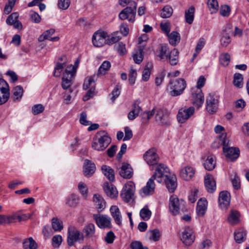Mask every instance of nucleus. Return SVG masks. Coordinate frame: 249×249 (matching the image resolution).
Here are the masks:
<instances>
[{
    "label": "nucleus",
    "instance_id": "obj_37",
    "mask_svg": "<svg viewBox=\"0 0 249 249\" xmlns=\"http://www.w3.org/2000/svg\"><path fill=\"white\" fill-rule=\"evenodd\" d=\"M23 247L24 249H37V244L32 237H29L23 242Z\"/></svg>",
    "mask_w": 249,
    "mask_h": 249
},
{
    "label": "nucleus",
    "instance_id": "obj_1",
    "mask_svg": "<svg viewBox=\"0 0 249 249\" xmlns=\"http://www.w3.org/2000/svg\"><path fill=\"white\" fill-rule=\"evenodd\" d=\"M168 168L164 164H160L157 167L153 176L149 179L146 185L140 191V195L142 197H145L153 195L155 192V184L154 180L156 179L159 182H162V178L164 177V172H168Z\"/></svg>",
    "mask_w": 249,
    "mask_h": 249
},
{
    "label": "nucleus",
    "instance_id": "obj_4",
    "mask_svg": "<svg viewBox=\"0 0 249 249\" xmlns=\"http://www.w3.org/2000/svg\"><path fill=\"white\" fill-rule=\"evenodd\" d=\"M227 134L223 133L219 136V140L223 145V150L226 157L229 160H236L239 155V150L235 147H228L229 141L226 138Z\"/></svg>",
    "mask_w": 249,
    "mask_h": 249
},
{
    "label": "nucleus",
    "instance_id": "obj_11",
    "mask_svg": "<svg viewBox=\"0 0 249 249\" xmlns=\"http://www.w3.org/2000/svg\"><path fill=\"white\" fill-rule=\"evenodd\" d=\"M206 109L210 113L215 112L218 108V97L215 94L210 93L206 99Z\"/></svg>",
    "mask_w": 249,
    "mask_h": 249
},
{
    "label": "nucleus",
    "instance_id": "obj_9",
    "mask_svg": "<svg viewBox=\"0 0 249 249\" xmlns=\"http://www.w3.org/2000/svg\"><path fill=\"white\" fill-rule=\"evenodd\" d=\"M84 240V236L74 226L68 228L67 243L69 246H72L74 243L80 240Z\"/></svg>",
    "mask_w": 249,
    "mask_h": 249
},
{
    "label": "nucleus",
    "instance_id": "obj_43",
    "mask_svg": "<svg viewBox=\"0 0 249 249\" xmlns=\"http://www.w3.org/2000/svg\"><path fill=\"white\" fill-rule=\"evenodd\" d=\"M195 8L193 6L190 7L185 11V17L186 21L189 24H192L194 18Z\"/></svg>",
    "mask_w": 249,
    "mask_h": 249
},
{
    "label": "nucleus",
    "instance_id": "obj_57",
    "mask_svg": "<svg viewBox=\"0 0 249 249\" xmlns=\"http://www.w3.org/2000/svg\"><path fill=\"white\" fill-rule=\"evenodd\" d=\"M156 109L153 108L151 111L145 112L142 114V120L143 122H147L154 114L156 115Z\"/></svg>",
    "mask_w": 249,
    "mask_h": 249
},
{
    "label": "nucleus",
    "instance_id": "obj_12",
    "mask_svg": "<svg viewBox=\"0 0 249 249\" xmlns=\"http://www.w3.org/2000/svg\"><path fill=\"white\" fill-rule=\"evenodd\" d=\"M107 33L104 31H97L93 35L92 41L94 46L101 47L107 43Z\"/></svg>",
    "mask_w": 249,
    "mask_h": 249
},
{
    "label": "nucleus",
    "instance_id": "obj_53",
    "mask_svg": "<svg viewBox=\"0 0 249 249\" xmlns=\"http://www.w3.org/2000/svg\"><path fill=\"white\" fill-rule=\"evenodd\" d=\"M147 234L149 236V239L154 241H158L160 236L159 231L156 229L149 231Z\"/></svg>",
    "mask_w": 249,
    "mask_h": 249
},
{
    "label": "nucleus",
    "instance_id": "obj_60",
    "mask_svg": "<svg viewBox=\"0 0 249 249\" xmlns=\"http://www.w3.org/2000/svg\"><path fill=\"white\" fill-rule=\"evenodd\" d=\"M117 34L118 33H114L113 34H112L111 36H108L107 44L111 45L118 42L121 39V37L117 36Z\"/></svg>",
    "mask_w": 249,
    "mask_h": 249
},
{
    "label": "nucleus",
    "instance_id": "obj_17",
    "mask_svg": "<svg viewBox=\"0 0 249 249\" xmlns=\"http://www.w3.org/2000/svg\"><path fill=\"white\" fill-rule=\"evenodd\" d=\"M181 240L186 246H190L194 242L195 236L192 229L189 227L185 228L182 232Z\"/></svg>",
    "mask_w": 249,
    "mask_h": 249
},
{
    "label": "nucleus",
    "instance_id": "obj_34",
    "mask_svg": "<svg viewBox=\"0 0 249 249\" xmlns=\"http://www.w3.org/2000/svg\"><path fill=\"white\" fill-rule=\"evenodd\" d=\"M239 213L235 210L231 211L229 217V222L232 225L237 224L239 222Z\"/></svg>",
    "mask_w": 249,
    "mask_h": 249
},
{
    "label": "nucleus",
    "instance_id": "obj_45",
    "mask_svg": "<svg viewBox=\"0 0 249 249\" xmlns=\"http://www.w3.org/2000/svg\"><path fill=\"white\" fill-rule=\"evenodd\" d=\"M111 67L110 63L108 61H105L101 64L98 71V75L105 74L109 70Z\"/></svg>",
    "mask_w": 249,
    "mask_h": 249
},
{
    "label": "nucleus",
    "instance_id": "obj_30",
    "mask_svg": "<svg viewBox=\"0 0 249 249\" xmlns=\"http://www.w3.org/2000/svg\"><path fill=\"white\" fill-rule=\"evenodd\" d=\"M214 159L213 155L207 156L204 163V167L207 170L211 171L215 168L216 162Z\"/></svg>",
    "mask_w": 249,
    "mask_h": 249
},
{
    "label": "nucleus",
    "instance_id": "obj_41",
    "mask_svg": "<svg viewBox=\"0 0 249 249\" xmlns=\"http://www.w3.org/2000/svg\"><path fill=\"white\" fill-rule=\"evenodd\" d=\"M170 52V51L166 45H162L160 48L158 56L160 57V60H167V55H168Z\"/></svg>",
    "mask_w": 249,
    "mask_h": 249
},
{
    "label": "nucleus",
    "instance_id": "obj_50",
    "mask_svg": "<svg viewBox=\"0 0 249 249\" xmlns=\"http://www.w3.org/2000/svg\"><path fill=\"white\" fill-rule=\"evenodd\" d=\"M230 60L231 56L228 53H222L219 56L220 63L224 66H228L230 63Z\"/></svg>",
    "mask_w": 249,
    "mask_h": 249
},
{
    "label": "nucleus",
    "instance_id": "obj_58",
    "mask_svg": "<svg viewBox=\"0 0 249 249\" xmlns=\"http://www.w3.org/2000/svg\"><path fill=\"white\" fill-rule=\"evenodd\" d=\"M17 0H8L7 4H6L4 12L5 14H9L12 10L15 3Z\"/></svg>",
    "mask_w": 249,
    "mask_h": 249
},
{
    "label": "nucleus",
    "instance_id": "obj_24",
    "mask_svg": "<svg viewBox=\"0 0 249 249\" xmlns=\"http://www.w3.org/2000/svg\"><path fill=\"white\" fill-rule=\"evenodd\" d=\"M93 201L99 212L102 211L106 207V202L104 198L99 194H94Z\"/></svg>",
    "mask_w": 249,
    "mask_h": 249
},
{
    "label": "nucleus",
    "instance_id": "obj_40",
    "mask_svg": "<svg viewBox=\"0 0 249 249\" xmlns=\"http://www.w3.org/2000/svg\"><path fill=\"white\" fill-rule=\"evenodd\" d=\"M153 65L151 62H148L144 69L142 73V79L144 81H147L151 74V70Z\"/></svg>",
    "mask_w": 249,
    "mask_h": 249
},
{
    "label": "nucleus",
    "instance_id": "obj_22",
    "mask_svg": "<svg viewBox=\"0 0 249 249\" xmlns=\"http://www.w3.org/2000/svg\"><path fill=\"white\" fill-rule=\"evenodd\" d=\"M131 166L126 163H123L119 170L120 175L124 178H130L133 175Z\"/></svg>",
    "mask_w": 249,
    "mask_h": 249
},
{
    "label": "nucleus",
    "instance_id": "obj_62",
    "mask_svg": "<svg viewBox=\"0 0 249 249\" xmlns=\"http://www.w3.org/2000/svg\"><path fill=\"white\" fill-rule=\"evenodd\" d=\"M70 4V0H58L57 6L62 10H66L68 8Z\"/></svg>",
    "mask_w": 249,
    "mask_h": 249
},
{
    "label": "nucleus",
    "instance_id": "obj_35",
    "mask_svg": "<svg viewBox=\"0 0 249 249\" xmlns=\"http://www.w3.org/2000/svg\"><path fill=\"white\" fill-rule=\"evenodd\" d=\"M83 232L85 233V237L90 238L94 236L95 232V226L92 223L86 225L83 229Z\"/></svg>",
    "mask_w": 249,
    "mask_h": 249
},
{
    "label": "nucleus",
    "instance_id": "obj_3",
    "mask_svg": "<svg viewBox=\"0 0 249 249\" xmlns=\"http://www.w3.org/2000/svg\"><path fill=\"white\" fill-rule=\"evenodd\" d=\"M205 81L206 79L204 76H200L197 81V85L191 89L193 104L198 108L201 107L204 103V97L201 88L204 86Z\"/></svg>",
    "mask_w": 249,
    "mask_h": 249
},
{
    "label": "nucleus",
    "instance_id": "obj_51",
    "mask_svg": "<svg viewBox=\"0 0 249 249\" xmlns=\"http://www.w3.org/2000/svg\"><path fill=\"white\" fill-rule=\"evenodd\" d=\"M55 32L53 29H50L45 31L38 38V40L40 42L44 41L45 39H50V37Z\"/></svg>",
    "mask_w": 249,
    "mask_h": 249
},
{
    "label": "nucleus",
    "instance_id": "obj_39",
    "mask_svg": "<svg viewBox=\"0 0 249 249\" xmlns=\"http://www.w3.org/2000/svg\"><path fill=\"white\" fill-rule=\"evenodd\" d=\"M167 36L169 43L172 45H176L179 42L180 36L178 32L173 31L171 34H169Z\"/></svg>",
    "mask_w": 249,
    "mask_h": 249
},
{
    "label": "nucleus",
    "instance_id": "obj_25",
    "mask_svg": "<svg viewBox=\"0 0 249 249\" xmlns=\"http://www.w3.org/2000/svg\"><path fill=\"white\" fill-rule=\"evenodd\" d=\"M104 190L107 195L111 198L116 197L118 195L116 188L111 183L105 182L104 184Z\"/></svg>",
    "mask_w": 249,
    "mask_h": 249
},
{
    "label": "nucleus",
    "instance_id": "obj_49",
    "mask_svg": "<svg viewBox=\"0 0 249 249\" xmlns=\"http://www.w3.org/2000/svg\"><path fill=\"white\" fill-rule=\"evenodd\" d=\"M173 13V9L169 5L165 6L161 10L160 16L163 18H169Z\"/></svg>",
    "mask_w": 249,
    "mask_h": 249
},
{
    "label": "nucleus",
    "instance_id": "obj_19",
    "mask_svg": "<svg viewBox=\"0 0 249 249\" xmlns=\"http://www.w3.org/2000/svg\"><path fill=\"white\" fill-rule=\"evenodd\" d=\"M165 173V172H164V174ZM163 179L165 182L168 191L171 193L174 192L177 187L176 178L174 177H169L168 175H165L164 174V177L162 178V181Z\"/></svg>",
    "mask_w": 249,
    "mask_h": 249
},
{
    "label": "nucleus",
    "instance_id": "obj_7",
    "mask_svg": "<svg viewBox=\"0 0 249 249\" xmlns=\"http://www.w3.org/2000/svg\"><path fill=\"white\" fill-rule=\"evenodd\" d=\"M71 66L70 67H67L65 70L62 79L61 86L64 89H69L71 92H72V90L70 89V87L72 84V78L74 76L76 72V68L73 67L71 70H70Z\"/></svg>",
    "mask_w": 249,
    "mask_h": 249
},
{
    "label": "nucleus",
    "instance_id": "obj_14",
    "mask_svg": "<svg viewBox=\"0 0 249 249\" xmlns=\"http://www.w3.org/2000/svg\"><path fill=\"white\" fill-rule=\"evenodd\" d=\"M169 112L167 110L163 108L156 109L155 118L157 122L162 125H169Z\"/></svg>",
    "mask_w": 249,
    "mask_h": 249
},
{
    "label": "nucleus",
    "instance_id": "obj_33",
    "mask_svg": "<svg viewBox=\"0 0 249 249\" xmlns=\"http://www.w3.org/2000/svg\"><path fill=\"white\" fill-rule=\"evenodd\" d=\"M141 111V107L135 103L133 106V109L128 114V119L130 120H133L139 115Z\"/></svg>",
    "mask_w": 249,
    "mask_h": 249
},
{
    "label": "nucleus",
    "instance_id": "obj_23",
    "mask_svg": "<svg viewBox=\"0 0 249 249\" xmlns=\"http://www.w3.org/2000/svg\"><path fill=\"white\" fill-rule=\"evenodd\" d=\"M205 187L209 193H213L216 189V182L213 176L208 174L204 178Z\"/></svg>",
    "mask_w": 249,
    "mask_h": 249
},
{
    "label": "nucleus",
    "instance_id": "obj_38",
    "mask_svg": "<svg viewBox=\"0 0 249 249\" xmlns=\"http://www.w3.org/2000/svg\"><path fill=\"white\" fill-rule=\"evenodd\" d=\"M246 237V232L242 229L237 230L234 232V239L236 242L238 243H242Z\"/></svg>",
    "mask_w": 249,
    "mask_h": 249
},
{
    "label": "nucleus",
    "instance_id": "obj_31",
    "mask_svg": "<svg viewBox=\"0 0 249 249\" xmlns=\"http://www.w3.org/2000/svg\"><path fill=\"white\" fill-rule=\"evenodd\" d=\"M178 58V52L177 50L174 49L171 51L167 55V60L171 65H175L177 64Z\"/></svg>",
    "mask_w": 249,
    "mask_h": 249
},
{
    "label": "nucleus",
    "instance_id": "obj_56",
    "mask_svg": "<svg viewBox=\"0 0 249 249\" xmlns=\"http://www.w3.org/2000/svg\"><path fill=\"white\" fill-rule=\"evenodd\" d=\"M18 14L17 12L12 13L10 16H8L6 19L7 24L9 25H13L14 22L18 20Z\"/></svg>",
    "mask_w": 249,
    "mask_h": 249
},
{
    "label": "nucleus",
    "instance_id": "obj_48",
    "mask_svg": "<svg viewBox=\"0 0 249 249\" xmlns=\"http://www.w3.org/2000/svg\"><path fill=\"white\" fill-rule=\"evenodd\" d=\"M140 215L143 220H148L151 215V212L147 206H144L140 212Z\"/></svg>",
    "mask_w": 249,
    "mask_h": 249
},
{
    "label": "nucleus",
    "instance_id": "obj_21",
    "mask_svg": "<svg viewBox=\"0 0 249 249\" xmlns=\"http://www.w3.org/2000/svg\"><path fill=\"white\" fill-rule=\"evenodd\" d=\"M95 169V165L93 162L88 160H85L83 172L86 177H91L94 173Z\"/></svg>",
    "mask_w": 249,
    "mask_h": 249
},
{
    "label": "nucleus",
    "instance_id": "obj_52",
    "mask_svg": "<svg viewBox=\"0 0 249 249\" xmlns=\"http://www.w3.org/2000/svg\"><path fill=\"white\" fill-rule=\"evenodd\" d=\"M243 76L241 74L236 73L234 75V79L233 83L235 86L240 88L243 86Z\"/></svg>",
    "mask_w": 249,
    "mask_h": 249
},
{
    "label": "nucleus",
    "instance_id": "obj_18",
    "mask_svg": "<svg viewBox=\"0 0 249 249\" xmlns=\"http://www.w3.org/2000/svg\"><path fill=\"white\" fill-rule=\"evenodd\" d=\"M94 218L98 226L101 229L111 228V219L106 215H94Z\"/></svg>",
    "mask_w": 249,
    "mask_h": 249
},
{
    "label": "nucleus",
    "instance_id": "obj_2",
    "mask_svg": "<svg viewBox=\"0 0 249 249\" xmlns=\"http://www.w3.org/2000/svg\"><path fill=\"white\" fill-rule=\"evenodd\" d=\"M119 3L123 7L128 4L119 15L122 20L127 19L129 22H133L135 19L137 4L131 0H119Z\"/></svg>",
    "mask_w": 249,
    "mask_h": 249
},
{
    "label": "nucleus",
    "instance_id": "obj_47",
    "mask_svg": "<svg viewBox=\"0 0 249 249\" xmlns=\"http://www.w3.org/2000/svg\"><path fill=\"white\" fill-rule=\"evenodd\" d=\"M66 67L65 62H57L54 70L53 75L55 77H59L64 67Z\"/></svg>",
    "mask_w": 249,
    "mask_h": 249
},
{
    "label": "nucleus",
    "instance_id": "obj_61",
    "mask_svg": "<svg viewBox=\"0 0 249 249\" xmlns=\"http://www.w3.org/2000/svg\"><path fill=\"white\" fill-rule=\"evenodd\" d=\"M129 79L128 81L130 85H133L135 83L136 78L137 76V71L131 68L129 72Z\"/></svg>",
    "mask_w": 249,
    "mask_h": 249
},
{
    "label": "nucleus",
    "instance_id": "obj_32",
    "mask_svg": "<svg viewBox=\"0 0 249 249\" xmlns=\"http://www.w3.org/2000/svg\"><path fill=\"white\" fill-rule=\"evenodd\" d=\"M97 76L94 74L92 76L87 77L84 80L83 87L84 89H87L90 87H94L95 81L97 80Z\"/></svg>",
    "mask_w": 249,
    "mask_h": 249
},
{
    "label": "nucleus",
    "instance_id": "obj_29",
    "mask_svg": "<svg viewBox=\"0 0 249 249\" xmlns=\"http://www.w3.org/2000/svg\"><path fill=\"white\" fill-rule=\"evenodd\" d=\"M144 44H142L140 47V48L134 51L133 54V57L134 62L137 64H140L143 59V50L144 49Z\"/></svg>",
    "mask_w": 249,
    "mask_h": 249
},
{
    "label": "nucleus",
    "instance_id": "obj_36",
    "mask_svg": "<svg viewBox=\"0 0 249 249\" xmlns=\"http://www.w3.org/2000/svg\"><path fill=\"white\" fill-rule=\"evenodd\" d=\"M102 170L105 176H106L108 180L113 181L114 180V171L109 166L107 165H103L102 166Z\"/></svg>",
    "mask_w": 249,
    "mask_h": 249
},
{
    "label": "nucleus",
    "instance_id": "obj_27",
    "mask_svg": "<svg viewBox=\"0 0 249 249\" xmlns=\"http://www.w3.org/2000/svg\"><path fill=\"white\" fill-rule=\"evenodd\" d=\"M195 174V171L191 167L187 166L182 169L180 172V177L185 180L191 179Z\"/></svg>",
    "mask_w": 249,
    "mask_h": 249
},
{
    "label": "nucleus",
    "instance_id": "obj_55",
    "mask_svg": "<svg viewBox=\"0 0 249 249\" xmlns=\"http://www.w3.org/2000/svg\"><path fill=\"white\" fill-rule=\"evenodd\" d=\"M52 226L55 231H60L63 227L58 218L53 217L52 219Z\"/></svg>",
    "mask_w": 249,
    "mask_h": 249
},
{
    "label": "nucleus",
    "instance_id": "obj_16",
    "mask_svg": "<svg viewBox=\"0 0 249 249\" xmlns=\"http://www.w3.org/2000/svg\"><path fill=\"white\" fill-rule=\"evenodd\" d=\"M143 158L146 163L151 166L157 164L159 161V157L154 148L149 149L143 155Z\"/></svg>",
    "mask_w": 249,
    "mask_h": 249
},
{
    "label": "nucleus",
    "instance_id": "obj_6",
    "mask_svg": "<svg viewBox=\"0 0 249 249\" xmlns=\"http://www.w3.org/2000/svg\"><path fill=\"white\" fill-rule=\"evenodd\" d=\"M186 87V83L184 79L179 78L175 81L170 80L168 88L171 89L170 95L177 96L181 94Z\"/></svg>",
    "mask_w": 249,
    "mask_h": 249
},
{
    "label": "nucleus",
    "instance_id": "obj_64",
    "mask_svg": "<svg viewBox=\"0 0 249 249\" xmlns=\"http://www.w3.org/2000/svg\"><path fill=\"white\" fill-rule=\"evenodd\" d=\"M115 47L121 55L125 54L126 52L125 45L123 42H120L115 45Z\"/></svg>",
    "mask_w": 249,
    "mask_h": 249
},
{
    "label": "nucleus",
    "instance_id": "obj_13",
    "mask_svg": "<svg viewBox=\"0 0 249 249\" xmlns=\"http://www.w3.org/2000/svg\"><path fill=\"white\" fill-rule=\"evenodd\" d=\"M195 112L193 107L189 108L182 107L179 109L177 115V119L179 123H185Z\"/></svg>",
    "mask_w": 249,
    "mask_h": 249
},
{
    "label": "nucleus",
    "instance_id": "obj_54",
    "mask_svg": "<svg viewBox=\"0 0 249 249\" xmlns=\"http://www.w3.org/2000/svg\"><path fill=\"white\" fill-rule=\"evenodd\" d=\"M207 4L211 13H215L218 8L217 0H208Z\"/></svg>",
    "mask_w": 249,
    "mask_h": 249
},
{
    "label": "nucleus",
    "instance_id": "obj_5",
    "mask_svg": "<svg viewBox=\"0 0 249 249\" xmlns=\"http://www.w3.org/2000/svg\"><path fill=\"white\" fill-rule=\"evenodd\" d=\"M111 141L106 131H99L97 133L96 138L93 139L92 147L95 150L103 151L110 144Z\"/></svg>",
    "mask_w": 249,
    "mask_h": 249
},
{
    "label": "nucleus",
    "instance_id": "obj_10",
    "mask_svg": "<svg viewBox=\"0 0 249 249\" xmlns=\"http://www.w3.org/2000/svg\"><path fill=\"white\" fill-rule=\"evenodd\" d=\"M135 190V186L134 183L129 181L124 186L120 196L124 201L129 202L133 199Z\"/></svg>",
    "mask_w": 249,
    "mask_h": 249
},
{
    "label": "nucleus",
    "instance_id": "obj_63",
    "mask_svg": "<svg viewBox=\"0 0 249 249\" xmlns=\"http://www.w3.org/2000/svg\"><path fill=\"white\" fill-rule=\"evenodd\" d=\"M78 188L80 193L84 196L86 197L88 192L86 185L82 182H80L78 185Z\"/></svg>",
    "mask_w": 249,
    "mask_h": 249
},
{
    "label": "nucleus",
    "instance_id": "obj_59",
    "mask_svg": "<svg viewBox=\"0 0 249 249\" xmlns=\"http://www.w3.org/2000/svg\"><path fill=\"white\" fill-rule=\"evenodd\" d=\"M30 19L34 23H38L41 21V18L39 15L35 11H31L30 13Z\"/></svg>",
    "mask_w": 249,
    "mask_h": 249
},
{
    "label": "nucleus",
    "instance_id": "obj_26",
    "mask_svg": "<svg viewBox=\"0 0 249 249\" xmlns=\"http://www.w3.org/2000/svg\"><path fill=\"white\" fill-rule=\"evenodd\" d=\"M110 212L116 224L121 225L122 224V217L119 208L115 205L112 206L110 208Z\"/></svg>",
    "mask_w": 249,
    "mask_h": 249
},
{
    "label": "nucleus",
    "instance_id": "obj_20",
    "mask_svg": "<svg viewBox=\"0 0 249 249\" xmlns=\"http://www.w3.org/2000/svg\"><path fill=\"white\" fill-rule=\"evenodd\" d=\"M219 204L222 209L227 208L230 203V195L227 191H222L219 196Z\"/></svg>",
    "mask_w": 249,
    "mask_h": 249
},
{
    "label": "nucleus",
    "instance_id": "obj_15",
    "mask_svg": "<svg viewBox=\"0 0 249 249\" xmlns=\"http://www.w3.org/2000/svg\"><path fill=\"white\" fill-rule=\"evenodd\" d=\"M232 34V27L230 24L227 25L221 33L220 44L226 47L231 42V36Z\"/></svg>",
    "mask_w": 249,
    "mask_h": 249
},
{
    "label": "nucleus",
    "instance_id": "obj_44",
    "mask_svg": "<svg viewBox=\"0 0 249 249\" xmlns=\"http://www.w3.org/2000/svg\"><path fill=\"white\" fill-rule=\"evenodd\" d=\"M78 197L74 194H72L68 197L66 204L71 207H75L78 204Z\"/></svg>",
    "mask_w": 249,
    "mask_h": 249
},
{
    "label": "nucleus",
    "instance_id": "obj_46",
    "mask_svg": "<svg viewBox=\"0 0 249 249\" xmlns=\"http://www.w3.org/2000/svg\"><path fill=\"white\" fill-rule=\"evenodd\" d=\"M14 101L20 99L23 95V89L20 86H16L13 89Z\"/></svg>",
    "mask_w": 249,
    "mask_h": 249
},
{
    "label": "nucleus",
    "instance_id": "obj_8",
    "mask_svg": "<svg viewBox=\"0 0 249 249\" xmlns=\"http://www.w3.org/2000/svg\"><path fill=\"white\" fill-rule=\"evenodd\" d=\"M185 203L183 200H179L176 196H172L169 203L170 212L174 215L178 214L180 210H183Z\"/></svg>",
    "mask_w": 249,
    "mask_h": 249
},
{
    "label": "nucleus",
    "instance_id": "obj_42",
    "mask_svg": "<svg viewBox=\"0 0 249 249\" xmlns=\"http://www.w3.org/2000/svg\"><path fill=\"white\" fill-rule=\"evenodd\" d=\"M15 215L0 214V225H5L15 222Z\"/></svg>",
    "mask_w": 249,
    "mask_h": 249
},
{
    "label": "nucleus",
    "instance_id": "obj_28",
    "mask_svg": "<svg viewBox=\"0 0 249 249\" xmlns=\"http://www.w3.org/2000/svg\"><path fill=\"white\" fill-rule=\"evenodd\" d=\"M207 201L205 199L200 198L198 202L196 211L198 215L202 216L207 210Z\"/></svg>",
    "mask_w": 249,
    "mask_h": 249
}]
</instances>
